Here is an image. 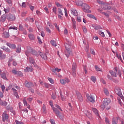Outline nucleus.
<instances>
[{
    "label": "nucleus",
    "instance_id": "obj_1",
    "mask_svg": "<svg viewBox=\"0 0 124 124\" xmlns=\"http://www.w3.org/2000/svg\"><path fill=\"white\" fill-rule=\"evenodd\" d=\"M39 53H40V51H39L38 52H37L30 46L27 48V50L25 51V54L27 57H29L30 54H32V55H35L36 57H38Z\"/></svg>",
    "mask_w": 124,
    "mask_h": 124
},
{
    "label": "nucleus",
    "instance_id": "obj_2",
    "mask_svg": "<svg viewBox=\"0 0 124 124\" xmlns=\"http://www.w3.org/2000/svg\"><path fill=\"white\" fill-rule=\"evenodd\" d=\"M65 47L66 48V51H65V55L67 58H69L70 54L72 53L71 51V46L68 44H65Z\"/></svg>",
    "mask_w": 124,
    "mask_h": 124
},
{
    "label": "nucleus",
    "instance_id": "obj_3",
    "mask_svg": "<svg viewBox=\"0 0 124 124\" xmlns=\"http://www.w3.org/2000/svg\"><path fill=\"white\" fill-rule=\"evenodd\" d=\"M81 7L84 12H87V13H91L92 11L90 10V9H91V7H90V6L87 4L82 3Z\"/></svg>",
    "mask_w": 124,
    "mask_h": 124
},
{
    "label": "nucleus",
    "instance_id": "obj_4",
    "mask_svg": "<svg viewBox=\"0 0 124 124\" xmlns=\"http://www.w3.org/2000/svg\"><path fill=\"white\" fill-rule=\"evenodd\" d=\"M86 97H87V101H89V102H91L92 103H94L95 100H94V97L90 94H86Z\"/></svg>",
    "mask_w": 124,
    "mask_h": 124
},
{
    "label": "nucleus",
    "instance_id": "obj_5",
    "mask_svg": "<svg viewBox=\"0 0 124 124\" xmlns=\"http://www.w3.org/2000/svg\"><path fill=\"white\" fill-rule=\"evenodd\" d=\"M53 110L54 113H55L57 117L58 118H60V120L63 121V116H62V115H60V111L57 109L56 108H53Z\"/></svg>",
    "mask_w": 124,
    "mask_h": 124
},
{
    "label": "nucleus",
    "instance_id": "obj_6",
    "mask_svg": "<svg viewBox=\"0 0 124 124\" xmlns=\"http://www.w3.org/2000/svg\"><path fill=\"white\" fill-rule=\"evenodd\" d=\"M7 19L8 21L13 22V21H15V20H16V16H15V15L10 13L8 14Z\"/></svg>",
    "mask_w": 124,
    "mask_h": 124
},
{
    "label": "nucleus",
    "instance_id": "obj_7",
    "mask_svg": "<svg viewBox=\"0 0 124 124\" xmlns=\"http://www.w3.org/2000/svg\"><path fill=\"white\" fill-rule=\"evenodd\" d=\"M115 92L116 93H117L118 95H119V96H120L121 99H122V100H123L124 101V97L123 94H122V91L121 90V88H118L116 89Z\"/></svg>",
    "mask_w": 124,
    "mask_h": 124
},
{
    "label": "nucleus",
    "instance_id": "obj_8",
    "mask_svg": "<svg viewBox=\"0 0 124 124\" xmlns=\"http://www.w3.org/2000/svg\"><path fill=\"white\" fill-rule=\"evenodd\" d=\"M60 82L62 85H65V84H68L70 80L68 78H65L64 79H61L60 80Z\"/></svg>",
    "mask_w": 124,
    "mask_h": 124
},
{
    "label": "nucleus",
    "instance_id": "obj_9",
    "mask_svg": "<svg viewBox=\"0 0 124 124\" xmlns=\"http://www.w3.org/2000/svg\"><path fill=\"white\" fill-rule=\"evenodd\" d=\"M2 122H5L8 120V115L6 111H5L2 115Z\"/></svg>",
    "mask_w": 124,
    "mask_h": 124
},
{
    "label": "nucleus",
    "instance_id": "obj_10",
    "mask_svg": "<svg viewBox=\"0 0 124 124\" xmlns=\"http://www.w3.org/2000/svg\"><path fill=\"white\" fill-rule=\"evenodd\" d=\"M8 17V14H3L1 16L0 18V22H1L2 23H3V22H5Z\"/></svg>",
    "mask_w": 124,
    "mask_h": 124
},
{
    "label": "nucleus",
    "instance_id": "obj_11",
    "mask_svg": "<svg viewBox=\"0 0 124 124\" xmlns=\"http://www.w3.org/2000/svg\"><path fill=\"white\" fill-rule=\"evenodd\" d=\"M111 102V100L110 99H105L104 101L103 102V105L106 107L107 106L108 104H110Z\"/></svg>",
    "mask_w": 124,
    "mask_h": 124
},
{
    "label": "nucleus",
    "instance_id": "obj_12",
    "mask_svg": "<svg viewBox=\"0 0 124 124\" xmlns=\"http://www.w3.org/2000/svg\"><path fill=\"white\" fill-rule=\"evenodd\" d=\"M77 96L78 97V99L79 101L82 102L83 101V96L81 93H79V92H76Z\"/></svg>",
    "mask_w": 124,
    "mask_h": 124
},
{
    "label": "nucleus",
    "instance_id": "obj_13",
    "mask_svg": "<svg viewBox=\"0 0 124 124\" xmlns=\"http://www.w3.org/2000/svg\"><path fill=\"white\" fill-rule=\"evenodd\" d=\"M25 83V86L27 87V88H31V87H33V86H34L33 83H32L31 82H28V81H26Z\"/></svg>",
    "mask_w": 124,
    "mask_h": 124
},
{
    "label": "nucleus",
    "instance_id": "obj_14",
    "mask_svg": "<svg viewBox=\"0 0 124 124\" xmlns=\"http://www.w3.org/2000/svg\"><path fill=\"white\" fill-rule=\"evenodd\" d=\"M7 46H8L9 48H11V49H16V45L15 44H11L10 43H6Z\"/></svg>",
    "mask_w": 124,
    "mask_h": 124
},
{
    "label": "nucleus",
    "instance_id": "obj_15",
    "mask_svg": "<svg viewBox=\"0 0 124 124\" xmlns=\"http://www.w3.org/2000/svg\"><path fill=\"white\" fill-rule=\"evenodd\" d=\"M12 91H13L15 96H16V98H19V95H18V93H17V90L15 89L14 88H12Z\"/></svg>",
    "mask_w": 124,
    "mask_h": 124
},
{
    "label": "nucleus",
    "instance_id": "obj_16",
    "mask_svg": "<svg viewBox=\"0 0 124 124\" xmlns=\"http://www.w3.org/2000/svg\"><path fill=\"white\" fill-rule=\"evenodd\" d=\"M2 36L3 37H4V38H8L10 36L9 32H8V31H5L3 32L2 34Z\"/></svg>",
    "mask_w": 124,
    "mask_h": 124
},
{
    "label": "nucleus",
    "instance_id": "obj_17",
    "mask_svg": "<svg viewBox=\"0 0 124 124\" xmlns=\"http://www.w3.org/2000/svg\"><path fill=\"white\" fill-rule=\"evenodd\" d=\"M71 13L74 15V16H78V12L75 9H72L71 10Z\"/></svg>",
    "mask_w": 124,
    "mask_h": 124
},
{
    "label": "nucleus",
    "instance_id": "obj_18",
    "mask_svg": "<svg viewBox=\"0 0 124 124\" xmlns=\"http://www.w3.org/2000/svg\"><path fill=\"white\" fill-rule=\"evenodd\" d=\"M1 49L6 52L7 53H11V50H10V49L6 47L5 46H2L0 47Z\"/></svg>",
    "mask_w": 124,
    "mask_h": 124
},
{
    "label": "nucleus",
    "instance_id": "obj_19",
    "mask_svg": "<svg viewBox=\"0 0 124 124\" xmlns=\"http://www.w3.org/2000/svg\"><path fill=\"white\" fill-rule=\"evenodd\" d=\"M118 120H119V117H114L112 119V124H118Z\"/></svg>",
    "mask_w": 124,
    "mask_h": 124
},
{
    "label": "nucleus",
    "instance_id": "obj_20",
    "mask_svg": "<svg viewBox=\"0 0 124 124\" xmlns=\"http://www.w3.org/2000/svg\"><path fill=\"white\" fill-rule=\"evenodd\" d=\"M39 54L42 59H43L44 60H47V58L46 54H45V53L40 52Z\"/></svg>",
    "mask_w": 124,
    "mask_h": 124
},
{
    "label": "nucleus",
    "instance_id": "obj_21",
    "mask_svg": "<svg viewBox=\"0 0 124 124\" xmlns=\"http://www.w3.org/2000/svg\"><path fill=\"white\" fill-rule=\"evenodd\" d=\"M6 58V55L2 54V51L0 50V60H4Z\"/></svg>",
    "mask_w": 124,
    "mask_h": 124
},
{
    "label": "nucleus",
    "instance_id": "obj_22",
    "mask_svg": "<svg viewBox=\"0 0 124 124\" xmlns=\"http://www.w3.org/2000/svg\"><path fill=\"white\" fill-rule=\"evenodd\" d=\"M86 116L87 117H88V118H89V119H90V120H93V115H92L91 113H90L89 112H88L87 111V113H86Z\"/></svg>",
    "mask_w": 124,
    "mask_h": 124
},
{
    "label": "nucleus",
    "instance_id": "obj_23",
    "mask_svg": "<svg viewBox=\"0 0 124 124\" xmlns=\"http://www.w3.org/2000/svg\"><path fill=\"white\" fill-rule=\"evenodd\" d=\"M92 110L93 112V113H95V115H96V116H99V114H98V111L96 108H92Z\"/></svg>",
    "mask_w": 124,
    "mask_h": 124
},
{
    "label": "nucleus",
    "instance_id": "obj_24",
    "mask_svg": "<svg viewBox=\"0 0 124 124\" xmlns=\"http://www.w3.org/2000/svg\"><path fill=\"white\" fill-rule=\"evenodd\" d=\"M32 67H27L26 68V69H24V71L25 72H30V71L31 72V71H32Z\"/></svg>",
    "mask_w": 124,
    "mask_h": 124
},
{
    "label": "nucleus",
    "instance_id": "obj_25",
    "mask_svg": "<svg viewBox=\"0 0 124 124\" xmlns=\"http://www.w3.org/2000/svg\"><path fill=\"white\" fill-rule=\"evenodd\" d=\"M93 28L96 31L98 30H102V27H101L100 25H94L93 26Z\"/></svg>",
    "mask_w": 124,
    "mask_h": 124
},
{
    "label": "nucleus",
    "instance_id": "obj_26",
    "mask_svg": "<svg viewBox=\"0 0 124 124\" xmlns=\"http://www.w3.org/2000/svg\"><path fill=\"white\" fill-rule=\"evenodd\" d=\"M50 42L52 46H54V47L58 46V45H57V43L55 41L52 40H51Z\"/></svg>",
    "mask_w": 124,
    "mask_h": 124
},
{
    "label": "nucleus",
    "instance_id": "obj_27",
    "mask_svg": "<svg viewBox=\"0 0 124 124\" xmlns=\"http://www.w3.org/2000/svg\"><path fill=\"white\" fill-rule=\"evenodd\" d=\"M29 62H31V63H32L34 66H35V62H34V60H33L32 58H29Z\"/></svg>",
    "mask_w": 124,
    "mask_h": 124
},
{
    "label": "nucleus",
    "instance_id": "obj_28",
    "mask_svg": "<svg viewBox=\"0 0 124 124\" xmlns=\"http://www.w3.org/2000/svg\"><path fill=\"white\" fill-rule=\"evenodd\" d=\"M109 73L111 75V76H113V77H117V72H114L113 71H109Z\"/></svg>",
    "mask_w": 124,
    "mask_h": 124
},
{
    "label": "nucleus",
    "instance_id": "obj_29",
    "mask_svg": "<svg viewBox=\"0 0 124 124\" xmlns=\"http://www.w3.org/2000/svg\"><path fill=\"white\" fill-rule=\"evenodd\" d=\"M76 67H77V65H76V63H74L72 64V71H76Z\"/></svg>",
    "mask_w": 124,
    "mask_h": 124
},
{
    "label": "nucleus",
    "instance_id": "obj_30",
    "mask_svg": "<svg viewBox=\"0 0 124 124\" xmlns=\"http://www.w3.org/2000/svg\"><path fill=\"white\" fill-rule=\"evenodd\" d=\"M87 16L89 18H92V19H94V20H95L96 21L97 19L94 16L92 15V14H88Z\"/></svg>",
    "mask_w": 124,
    "mask_h": 124
},
{
    "label": "nucleus",
    "instance_id": "obj_31",
    "mask_svg": "<svg viewBox=\"0 0 124 124\" xmlns=\"http://www.w3.org/2000/svg\"><path fill=\"white\" fill-rule=\"evenodd\" d=\"M28 37L31 40H34V35L32 34H30L28 35Z\"/></svg>",
    "mask_w": 124,
    "mask_h": 124
},
{
    "label": "nucleus",
    "instance_id": "obj_32",
    "mask_svg": "<svg viewBox=\"0 0 124 124\" xmlns=\"http://www.w3.org/2000/svg\"><path fill=\"white\" fill-rule=\"evenodd\" d=\"M0 105H1V106H3V105L6 106V105H7V103L5 102V103H4L2 100L0 98Z\"/></svg>",
    "mask_w": 124,
    "mask_h": 124
},
{
    "label": "nucleus",
    "instance_id": "obj_33",
    "mask_svg": "<svg viewBox=\"0 0 124 124\" xmlns=\"http://www.w3.org/2000/svg\"><path fill=\"white\" fill-rule=\"evenodd\" d=\"M42 111L43 113H44V114H46V106H45V105L44 104L43 105Z\"/></svg>",
    "mask_w": 124,
    "mask_h": 124
},
{
    "label": "nucleus",
    "instance_id": "obj_34",
    "mask_svg": "<svg viewBox=\"0 0 124 124\" xmlns=\"http://www.w3.org/2000/svg\"><path fill=\"white\" fill-rule=\"evenodd\" d=\"M4 11L5 13H9L10 11V7H7L6 8H4Z\"/></svg>",
    "mask_w": 124,
    "mask_h": 124
},
{
    "label": "nucleus",
    "instance_id": "obj_35",
    "mask_svg": "<svg viewBox=\"0 0 124 124\" xmlns=\"http://www.w3.org/2000/svg\"><path fill=\"white\" fill-rule=\"evenodd\" d=\"M62 69H59L58 68H55V69H52V72H54V73H56V72H60V71H61Z\"/></svg>",
    "mask_w": 124,
    "mask_h": 124
},
{
    "label": "nucleus",
    "instance_id": "obj_36",
    "mask_svg": "<svg viewBox=\"0 0 124 124\" xmlns=\"http://www.w3.org/2000/svg\"><path fill=\"white\" fill-rule=\"evenodd\" d=\"M18 30L21 31H24V28L23 27V25L22 24H19Z\"/></svg>",
    "mask_w": 124,
    "mask_h": 124
},
{
    "label": "nucleus",
    "instance_id": "obj_37",
    "mask_svg": "<svg viewBox=\"0 0 124 124\" xmlns=\"http://www.w3.org/2000/svg\"><path fill=\"white\" fill-rule=\"evenodd\" d=\"M1 77L4 80H7V78H6V75L5 74V73L2 74L1 75Z\"/></svg>",
    "mask_w": 124,
    "mask_h": 124
},
{
    "label": "nucleus",
    "instance_id": "obj_38",
    "mask_svg": "<svg viewBox=\"0 0 124 124\" xmlns=\"http://www.w3.org/2000/svg\"><path fill=\"white\" fill-rule=\"evenodd\" d=\"M91 81H93V83H95V82L96 81V78H95V77H94V76H92L91 77Z\"/></svg>",
    "mask_w": 124,
    "mask_h": 124
},
{
    "label": "nucleus",
    "instance_id": "obj_39",
    "mask_svg": "<svg viewBox=\"0 0 124 124\" xmlns=\"http://www.w3.org/2000/svg\"><path fill=\"white\" fill-rule=\"evenodd\" d=\"M16 75H18V76H19L20 77H23V73L20 71H17Z\"/></svg>",
    "mask_w": 124,
    "mask_h": 124
},
{
    "label": "nucleus",
    "instance_id": "obj_40",
    "mask_svg": "<svg viewBox=\"0 0 124 124\" xmlns=\"http://www.w3.org/2000/svg\"><path fill=\"white\" fill-rule=\"evenodd\" d=\"M98 33H99L100 35H101V36H102V37H104L105 36V35L104 34V32L100 31H98Z\"/></svg>",
    "mask_w": 124,
    "mask_h": 124
},
{
    "label": "nucleus",
    "instance_id": "obj_41",
    "mask_svg": "<svg viewBox=\"0 0 124 124\" xmlns=\"http://www.w3.org/2000/svg\"><path fill=\"white\" fill-rule=\"evenodd\" d=\"M58 15L63 16V14L62 13V11L61 9H58Z\"/></svg>",
    "mask_w": 124,
    "mask_h": 124
},
{
    "label": "nucleus",
    "instance_id": "obj_42",
    "mask_svg": "<svg viewBox=\"0 0 124 124\" xmlns=\"http://www.w3.org/2000/svg\"><path fill=\"white\" fill-rule=\"evenodd\" d=\"M105 120L106 124H110V120H109L108 118L105 117Z\"/></svg>",
    "mask_w": 124,
    "mask_h": 124
},
{
    "label": "nucleus",
    "instance_id": "obj_43",
    "mask_svg": "<svg viewBox=\"0 0 124 124\" xmlns=\"http://www.w3.org/2000/svg\"><path fill=\"white\" fill-rule=\"evenodd\" d=\"M23 101L24 106H28V102H27V101L26 100V98H24L23 99Z\"/></svg>",
    "mask_w": 124,
    "mask_h": 124
},
{
    "label": "nucleus",
    "instance_id": "obj_44",
    "mask_svg": "<svg viewBox=\"0 0 124 124\" xmlns=\"http://www.w3.org/2000/svg\"><path fill=\"white\" fill-rule=\"evenodd\" d=\"M117 57L118 59H119L122 62H124V61H123V59H122V56L120 54H117Z\"/></svg>",
    "mask_w": 124,
    "mask_h": 124
},
{
    "label": "nucleus",
    "instance_id": "obj_45",
    "mask_svg": "<svg viewBox=\"0 0 124 124\" xmlns=\"http://www.w3.org/2000/svg\"><path fill=\"white\" fill-rule=\"evenodd\" d=\"M52 10L53 13H54L55 14H57V8L56 7H53Z\"/></svg>",
    "mask_w": 124,
    "mask_h": 124
},
{
    "label": "nucleus",
    "instance_id": "obj_46",
    "mask_svg": "<svg viewBox=\"0 0 124 124\" xmlns=\"http://www.w3.org/2000/svg\"><path fill=\"white\" fill-rule=\"evenodd\" d=\"M18 30V27H15V26H14V27H10L9 28V30Z\"/></svg>",
    "mask_w": 124,
    "mask_h": 124
},
{
    "label": "nucleus",
    "instance_id": "obj_47",
    "mask_svg": "<svg viewBox=\"0 0 124 124\" xmlns=\"http://www.w3.org/2000/svg\"><path fill=\"white\" fill-rule=\"evenodd\" d=\"M90 53L91 54H92V55H93L94 56V55H95V52H94V50H93V49H90Z\"/></svg>",
    "mask_w": 124,
    "mask_h": 124
},
{
    "label": "nucleus",
    "instance_id": "obj_48",
    "mask_svg": "<svg viewBox=\"0 0 124 124\" xmlns=\"http://www.w3.org/2000/svg\"><path fill=\"white\" fill-rule=\"evenodd\" d=\"M54 106L56 107V108H58V109H59L60 111H62V108H61V107H60V106H59L57 104H55Z\"/></svg>",
    "mask_w": 124,
    "mask_h": 124
},
{
    "label": "nucleus",
    "instance_id": "obj_49",
    "mask_svg": "<svg viewBox=\"0 0 124 124\" xmlns=\"http://www.w3.org/2000/svg\"><path fill=\"white\" fill-rule=\"evenodd\" d=\"M48 81H49L50 83H51V84H54V80H53V79H52L51 78H48Z\"/></svg>",
    "mask_w": 124,
    "mask_h": 124
},
{
    "label": "nucleus",
    "instance_id": "obj_50",
    "mask_svg": "<svg viewBox=\"0 0 124 124\" xmlns=\"http://www.w3.org/2000/svg\"><path fill=\"white\" fill-rule=\"evenodd\" d=\"M77 5H78V6H82V2L81 1H77L76 2Z\"/></svg>",
    "mask_w": 124,
    "mask_h": 124
},
{
    "label": "nucleus",
    "instance_id": "obj_51",
    "mask_svg": "<svg viewBox=\"0 0 124 124\" xmlns=\"http://www.w3.org/2000/svg\"><path fill=\"white\" fill-rule=\"evenodd\" d=\"M118 102L119 104L121 105V106H123V103H122V100H121V98H117Z\"/></svg>",
    "mask_w": 124,
    "mask_h": 124
},
{
    "label": "nucleus",
    "instance_id": "obj_52",
    "mask_svg": "<svg viewBox=\"0 0 124 124\" xmlns=\"http://www.w3.org/2000/svg\"><path fill=\"white\" fill-rule=\"evenodd\" d=\"M95 68L96 71H101V69L99 68L97 65H95Z\"/></svg>",
    "mask_w": 124,
    "mask_h": 124
},
{
    "label": "nucleus",
    "instance_id": "obj_53",
    "mask_svg": "<svg viewBox=\"0 0 124 124\" xmlns=\"http://www.w3.org/2000/svg\"><path fill=\"white\" fill-rule=\"evenodd\" d=\"M45 29L47 32H48V33H51V30H50V29H49V28L46 27Z\"/></svg>",
    "mask_w": 124,
    "mask_h": 124
},
{
    "label": "nucleus",
    "instance_id": "obj_54",
    "mask_svg": "<svg viewBox=\"0 0 124 124\" xmlns=\"http://www.w3.org/2000/svg\"><path fill=\"white\" fill-rule=\"evenodd\" d=\"M4 92H1V91H0V98H3V93Z\"/></svg>",
    "mask_w": 124,
    "mask_h": 124
},
{
    "label": "nucleus",
    "instance_id": "obj_55",
    "mask_svg": "<svg viewBox=\"0 0 124 124\" xmlns=\"http://www.w3.org/2000/svg\"><path fill=\"white\" fill-rule=\"evenodd\" d=\"M1 89L2 90V92L4 93V90H5V86L4 85L1 86Z\"/></svg>",
    "mask_w": 124,
    "mask_h": 124
},
{
    "label": "nucleus",
    "instance_id": "obj_56",
    "mask_svg": "<svg viewBox=\"0 0 124 124\" xmlns=\"http://www.w3.org/2000/svg\"><path fill=\"white\" fill-rule=\"evenodd\" d=\"M90 48V46H89V44H87L86 46V49H85V51L88 52H89V49Z\"/></svg>",
    "mask_w": 124,
    "mask_h": 124
},
{
    "label": "nucleus",
    "instance_id": "obj_57",
    "mask_svg": "<svg viewBox=\"0 0 124 124\" xmlns=\"http://www.w3.org/2000/svg\"><path fill=\"white\" fill-rule=\"evenodd\" d=\"M16 52L18 53H21V48L20 47L16 48Z\"/></svg>",
    "mask_w": 124,
    "mask_h": 124
},
{
    "label": "nucleus",
    "instance_id": "obj_58",
    "mask_svg": "<svg viewBox=\"0 0 124 124\" xmlns=\"http://www.w3.org/2000/svg\"><path fill=\"white\" fill-rule=\"evenodd\" d=\"M49 104L50 106H51L53 110V108H55V107H54V105H53V101H49Z\"/></svg>",
    "mask_w": 124,
    "mask_h": 124
},
{
    "label": "nucleus",
    "instance_id": "obj_59",
    "mask_svg": "<svg viewBox=\"0 0 124 124\" xmlns=\"http://www.w3.org/2000/svg\"><path fill=\"white\" fill-rule=\"evenodd\" d=\"M104 93L107 96L109 95V92H108V90H107V89L105 90Z\"/></svg>",
    "mask_w": 124,
    "mask_h": 124
},
{
    "label": "nucleus",
    "instance_id": "obj_60",
    "mask_svg": "<svg viewBox=\"0 0 124 124\" xmlns=\"http://www.w3.org/2000/svg\"><path fill=\"white\" fill-rule=\"evenodd\" d=\"M18 71H17L16 70H12V72L13 74H15V75H17V72Z\"/></svg>",
    "mask_w": 124,
    "mask_h": 124
},
{
    "label": "nucleus",
    "instance_id": "obj_61",
    "mask_svg": "<svg viewBox=\"0 0 124 124\" xmlns=\"http://www.w3.org/2000/svg\"><path fill=\"white\" fill-rule=\"evenodd\" d=\"M44 10H45L46 13L47 14H48L49 13V10H48V8H47V7H45L44 8Z\"/></svg>",
    "mask_w": 124,
    "mask_h": 124
},
{
    "label": "nucleus",
    "instance_id": "obj_62",
    "mask_svg": "<svg viewBox=\"0 0 124 124\" xmlns=\"http://www.w3.org/2000/svg\"><path fill=\"white\" fill-rule=\"evenodd\" d=\"M72 74L73 77H76V71H73Z\"/></svg>",
    "mask_w": 124,
    "mask_h": 124
},
{
    "label": "nucleus",
    "instance_id": "obj_63",
    "mask_svg": "<svg viewBox=\"0 0 124 124\" xmlns=\"http://www.w3.org/2000/svg\"><path fill=\"white\" fill-rule=\"evenodd\" d=\"M44 86L46 87V88H49L50 87V84H48V83H44Z\"/></svg>",
    "mask_w": 124,
    "mask_h": 124
},
{
    "label": "nucleus",
    "instance_id": "obj_64",
    "mask_svg": "<svg viewBox=\"0 0 124 124\" xmlns=\"http://www.w3.org/2000/svg\"><path fill=\"white\" fill-rule=\"evenodd\" d=\"M50 122L51 124H56V123H55V121H54V120L53 119H50Z\"/></svg>",
    "mask_w": 124,
    "mask_h": 124
}]
</instances>
